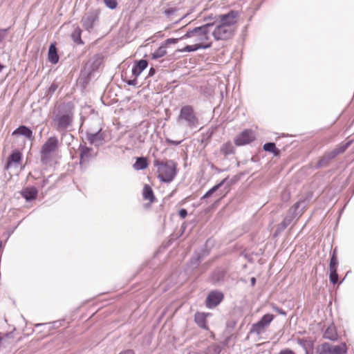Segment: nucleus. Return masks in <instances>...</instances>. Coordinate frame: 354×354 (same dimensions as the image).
<instances>
[{
  "instance_id": "23",
  "label": "nucleus",
  "mask_w": 354,
  "mask_h": 354,
  "mask_svg": "<svg viewBox=\"0 0 354 354\" xmlns=\"http://www.w3.org/2000/svg\"><path fill=\"white\" fill-rule=\"evenodd\" d=\"M147 162L145 158H137L135 164L133 165V167L136 170L144 169L147 167Z\"/></svg>"
},
{
  "instance_id": "42",
  "label": "nucleus",
  "mask_w": 354,
  "mask_h": 354,
  "mask_svg": "<svg viewBox=\"0 0 354 354\" xmlns=\"http://www.w3.org/2000/svg\"><path fill=\"white\" fill-rule=\"evenodd\" d=\"M57 86L55 84H52V85L50 86V87L49 88V91H50V92H52V93H53V92H55V90L57 89Z\"/></svg>"
},
{
  "instance_id": "32",
  "label": "nucleus",
  "mask_w": 354,
  "mask_h": 354,
  "mask_svg": "<svg viewBox=\"0 0 354 354\" xmlns=\"http://www.w3.org/2000/svg\"><path fill=\"white\" fill-rule=\"evenodd\" d=\"M351 142H348L346 144L339 145L335 148L338 153H342L346 151V149L350 146Z\"/></svg>"
},
{
  "instance_id": "6",
  "label": "nucleus",
  "mask_w": 354,
  "mask_h": 354,
  "mask_svg": "<svg viewBox=\"0 0 354 354\" xmlns=\"http://www.w3.org/2000/svg\"><path fill=\"white\" fill-rule=\"evenodd\" d=\"M102 128L99 120L95 121L86 132V138L91 145L96 147L103 144L104 134L102 132Z\"/></svg>"
},
{
  "instance_id": "25",
  "label": "nucleus",
  "mask_w": 354,
  "mask_h": 354,
  "mask_svg": "<svg viewBox=\"0 0 354 354\" xmlns=\"http://www.w3.org/2000/svg\"><path fill=\"white\" fill-rule=\"evenodd\" d=\"M208 46H198L196 44L193 45H187L184 48L179 50L180 52H192L196 51L198 49H205L207 48Z\"/></svg>"
},
{
  "instance_id": "18",
  "label": "nucleus",
  "mask_w": 354,
  "mask_h": 354,
  "mask_svg": "<svg viewBox=\"0 0 354 354\" xmlns=\"http://www.w3.org/2000/svg\"><path fill=\"white\" fill-rule=\"evenodd\" d=\"M48 58L50 62L56 64L58 62L59 56L57 53V49L55 44H51L49 46Z\"/></svg>"
},
{
  "instance_id": "30",
  "label": "nucleus",
  "mask_w": 354,
  "mask_h": 354,
  "mask_svg": "<svg viewBox=\"0 0 354 354\" xmlns=\"http://www.w3.org/2000/svg\"><path fill=\"white\" fill-rule=\"evenodd\" d=\"M263 148L266 151L272 152L275 155L277 154V149H276V146H275L274 143H272V142L266 143L263 145Z\"/></svg>"
},
{
  "instance_id": "31",
  "label": "nucleus",
  "mask_w": 354,
  "mask_h": 354,
  "mask_svg": "<svg viewBox=\"0 0 354 354\" xmlns=\"http://www.w3.org/2000/svg\"><path fill=\"white\" fill-rule=\"evenodd\" d=\"M338 265V261L337 257H335V252H333V256L331 257L330 265H329V269L330 271L336 270Z\"/></svg>"
},
{
  "instance_id": "11",
  "label": "nucleus",
  "mask_w": 354,
  "mask_h": 354,
  "mask_svg": "<svg viewBox=\"0 0 354 354\" xmlns=\"http://www.w3.org/2000/svg\"><path fill=\"white\" fill-rule=\"evenodd\" d=\"M254 138V134L251 130H245L236 137L234 143L237 146H241L250 143Z\"/></svg>"
},
{
  "instance_id": "17",
  "label": "nucleus",
  "mask_w": 354,
  "mask_h": 354,
  "mask_svg": "<svg viewBox=\"0 0 354 354\" xmlns=\"http://www.w3.org/2000/svg\"><path fill=\"white\" fill-rule=\"evenodd\" d=\"M147 62L145 59L140 60L132 68V73L135 77H138L147 68Z\"/></svg>"
},
{
  "instance_id": "21",
  "label": "nucleus",
  "mask_w": 354,
  "mask_h": 354,
  "mask_svg": "<svg viewBox=\"0 0 354 354\" xmlns=\"http://www.w3.org/2000/svg\"><path fill=\"white\" fill-rule=\"evenodd\" d=\"M337 334L336 329H335V326H329L326 328V330L324 334V337L326 339H328L335 340L337 339Z\"/></svg>"
},
{
  "instance_id": "16",
  "label": "nucleus",
  "mask_w": 354,
  "mask_h": 354,
  "mask_svg": "<svg viewBox=\"0 0 354 354\" xmlns=\"http://www.w3.org/2000/svg\"><path fill=\"white\" fill-rule=\"evenodd\" d=\"M21 153L18 151H14L9 157L6 167L9 168L12 165H18L21 161Z\"/></svg>"
},
{
  "instance_id": "48",
  "label": "nucleus",
  "mask_w": 354,
  "mask_h": 354,
  "mask_svg": "<svg viewBox=\"0 0 354 354\" xmlns=\"http://www.w3.org/2000/svg\"><path fill=\"white\" fill-rule=\"evenodd\" d=\"M153 71H153V69H152V68H151V69L150 70V73H153Z\"/></svg>"
},
{
  "instance_id": "4",
  "label": "nucleus",
  "mask_w": 354,
  "mask_h": 354,
  "mask_svg": "<svg viewBox=\"0 0 354 354\" xmlns=\"http://www.w3.org/2000/svg\"><path fill=\"white\" fill-rule=\"evenodd\" d=\"M177 124L183 127L193 129L198 124V119L192 106H183L176 119Z\"/></svg>"
},
{
  "instance_id": "9",
  "label": "nucleus",
  "mask_w": 354,
  "mask_h": 354,
  "mask_svg": "<svg viewBox=\"0 0 354 354\" xmlns=\"http://www.w3.org/2000/svg\"><path fill=\"white\" fill-rule=\"evenodd\" d=\"M274 316L271 314H266L256 324L252 326L250 333L260 335L264 333L266 328L270 325L273 320Z\"/></svg>"
},
{
  "instance_id": "49",
  "label": "nucleus",
  "mask_w": 354,
  "mask_h": 354,
  "mask_svg": "<svg viewBox=\"0 0 354 354\" xmlns=\"http://www.w3.org/2000/svg\"><path fill=\"white\" fill-rule=\"evenodd\" d=\"M320 354H324V353H320Z\"/></svg>"
},
{
  "instance_id": "20",
  "label": "nucleus",
  "mask_w": 354,
  "mask_h": 354,
  "mask_svg": "<svg viewBox=\"0 0 354 354\" xmlns=\"http://www.w3.org/2000/svg\"><path fill=\"white\" fill-rule=\"evenodd\" d=\"M206 315L203 313H197L195 315V322L197 325L202 328H207L206 326Z\"/></svg>"
},
{
  "instance_id": "43",
  "label": "nucleus",
  "mask_w": 354,
  "mask_h": 354,
  "mask_svg": "<svg viewBox=\"0 0 354 354\" xmlns=\"http://www.w3.org/2000/svg\"><path fill=\"white\" fill-rule=\"evenodd\" d=\"M120 354H134L133 351L132 350H127L124 352H122Z\"/></svg>"
},
{
  "instance_id": "14",
  "label": "nucleus",
  "mask_w": 354,
  "mask_h": 354,
  "mask_svg": "<svg viewBox=\"0 0 354 354\" xmlns=\"http://www.w3.org/2000/svg\"><path fill=\"white\" fill-rule=\"evenodd\" d=\"M97 19V15L95 13H87L82 18L83 26L89 30L93 28V23Z\"/></svg>"
},
{
  "instance_id": "27",
  "label": "nucleus",
  "mask_w": 354,
  "mask_h": 354,
  "mask_svg": "<svg viewBox=\"0 0 354 354\" xmlns=\"http://www.w3.org/2000/svg\"><path fill=\"white\" fill-rule=\"evenodd\" d=\"M225 179H223L220 183L216 185L211 188L203 197L202 198H206L209 197L213 193H214L218 188H220L225 183Z\"/></svg>"
},
{
  "instance_id": "39",
  "label": "nucleus",
  "mask_w": 354,
  "mask_h": 354,
  "mask_svg": "<svg viewBox=\"0 0 354 354\" xmlns=\"http://www.w3.org/2000/svg\"><path fill=\"white\" fill-rule=\"evenodd\" d=\"M178 214L182 218H185L187 215V212L185 209H181L179 210Z\"/></svg>"
},
{
  "instance_id": "10",
  "label": "nucleus",
  "mask_w": 354,
  "mask_h": 354,
  "mask_svg": "<svg viewBox=\"0 0 354 354\" xmlns=\"http://www.w3.org/2000/svg\"><path fill=\"white\" fill-rule=\"evenodd\" d=\"M322 353L324 354H346V346L345 344H342L338 346H330L327 343L322 344Z\"/></svg>"
},
{
  "instance_id": "29",
  "label": "nucleus",
  "mask_w": 354,
  "mask_h": 354,
  "mask_svg": "<svg viewBox=\"0 0 354 354\" xmlns=\"http://www.w3.org/2000/svg\"><path fill=\"white\" fill-rule=\"evenodd\" d=\"M233 146L230 142L224 144L221 147V151L223 154L227 155L233 153Z\"/></svg>"
},
{
  "instance_id": "40",
  "label": "nucleus",
  "mask_w": 354,
  "mask_h": 354,
  "mask_svg": "<svg viewBox=\"0 0 354 354\" xmlns=\"http://www.w3.org/2000/svg\"><path fill=\"white\" fill-rule=\"evenodd\" d=\"M273 309H274V311H276L279 314L283 315H286V313L282 309L279 308L277 306H274Z\"/></svg>"
},
{
  "instance_id": "24",
  "label": "nucleus",
  "mask_w": 354,
  "mask_h": 354,
  "mask_svg": "<svg viewBox=\"0 0 354 354\" xmlns=\"http://www.w3.org/2000/svg\"><path fill=\"white\" fill-rule=\"evenodd\" d=\"M337 151L334 149L333 150L330 151V152H328L322 158V160L320 161L319 165H322L325 162H328L329 160L333 159L338 155Z\"/></svg>"
},
{
  "instance_id": "36",
  "label": "nucleus",
  "mask_w": 354,
  "mask_h": 354,
  "mask_svg": "<svg viewBox=\"0 0 354 354\" xmlns=\"http://www.w3.org/2000/svg\"><path fill=\"white\" fill-rule=\"evenodd\" d=\"M7 36V29H0V42H2Z\"/></svg>"
},
{
  "instance_id": "37",
  "label": "nucleus",
  "mask_w": 354,
  "mask_h": 354,
  "mask_svg": "<svg viewBox=\"0 0 354 354\" xmlns=\"http://www.w3.org/2000/svg\"><path fill=\"white\" fill-rule=\"evenodd\" d=\"M278 354H296L290 348L281 350Z\"/></svg>"
},
{
  "instance_id": "35",
  "label": "nucleus",
  "mask_w": 354,
  "mask_h": 354,
  "mask_svg": "<svg viewBox=\"0 0 354 354\" xmlns=\"http://www.w3.org/2000/svg\"><path fill=\"white\" fill-rule=\"evenodd\" d=\"M330 281L333 283H336L338 281V275L336 270L330 271Z\"/></svg>"
},
{
  "instance_id": "5",
  "label": "nucleus",
  "mask_w": 354,
  "mask_h": 354,
  "mask_svg": "<svg viewBox=\"0 0 354 354\" xmlns=\"http://www.w3.org/2000/svg\"><path fill=\"white\" fill-rule=\"evenodd\" d=\"M154 166L157 167L158 178L162 182L169 183L176 175V165L172 161L155 160Z\"/></svg>"
},
{
  "instance_id": "3",
  "label": "nucleus",
  "mask_w": 354,
  "mask_h": 354,
  "mask_svg": "<svg viewBox=\"0 0 354 354\" xmlns=\"http://www.w3.org/2000/svg\"><path fill=\"white\" fill-rule=\"evenodd\" d=\"M73 120V112L70 106L63 107L54 117L52 126L57 131L66 130L72 124Z\"/></svg>"
},
{
  "instance_id": "38",
  "label": "nucleus",
  "mask_w": 354,
  "mask_h": 354,
  "mask_svg": "<svg viewBox=\"0 0 354 354\" xmlns=\"http://www.w3.org/2000/svg\"><path fill=\"white\" fill-rule=\"evenodd\" d=\"M176 12V10L174 8H169L165 10V15L168 17L173 15Z\"/></svg>"
},
{
  "instance_id": "46",
  "label": "nucleus",
  "mask_w": 354,
  "mask_h": 354,
  "mask_svg": "<svg viewBox=\"0 0 354 354\" xmlns=\"http://www.w3.org/2000/svg\"><path fill=\"white\" fill-rule=\"evenodd\" d=\"M134 82H135V80H133V81H129V84L132 85V84H134Z\"/></svg>"
},
{
  "instance_id": "8",
  "label": "nucleus",
  "mask_w": 354,
  "mask_h": 354,
  "mask_svg": "<svg viewBox=\"0 0 354 354\" xmlns=\"http://www.w3.org/2000/svg\"><path fill=\"white\" fill-rule=\"evenodd\" d=\"M58 146V140L56 137H50L43 145L41 149V160L42 162H47L53 153H54Z\"/></svg>"
},
{
  "instance_id": "12",
  "label": "nucleus",
  "mask_w": 354,
  "mask_h": 354,
  "mask_svg": "<svg viewBox=\"0 0 354 354\" xmlns=\"http://www.w3.org/2000/svg\"><path fill=\"white\" fill-rule=\"evenodd\" d=\"M223 298L221 292L217 291L211 292L206 299V305L208 308H213L220 304Z\"/></svg>"
},
{
  "instance_id": "13",
  "label": "nucleus",
  "mask_w": 354,
  "mask_h": 354,
  "mask_svg": "<svg viewBox=\"0 0 354 354\" xmlns=\"http://www.w3.org/2000/svg\"><path fill=\"white\" fill-rule=\"evenodd\" d=\"M19 135L24 136L29 140L34 139L32 131L26 126H20L12 132V136Z\"/></svg>"
},
{
  "instance_id": "41",
  "label": "nucleus",
  "mask_w": 354,
  "mask_h": 354,
  "mask_svg": "<svg viewBox=\"0 0 354 354\" xmlns=\"http://www.w3.org/2000/svg\"><path fill=\"white\" fill-rule=\"evenodd\" d=\"M166 142L167 143L172 144V145H179L181 142V141H174V140H171L169 138H167L166 139Z\"/></svg>"
},
{
  "instance_id": "33",
  "label": "nucleus",
  "mask_w": 354,
  "mask_h": 354,
  "mask_svg": "<svg viewBox=\"0 0 354 354\" xmlns=\"http://www.w3.org/2000/svg\"><path fill=\"white\" fill-rule=\"evenodd\" d=\"M104 2L111 9L115 8L118 5L116 0H104Z\"/></svg>"
},
{
  "instance_id": "1",
  "label": "nucleus",
  "mask_w": 354,
  "mask_h": 354,
  "mask_svg": "<svg viewBox=\"0 0 354 354\" xmlns=\"http://www.w3.org/2000/svg\"><path fill=\"white\" fill-rule=\"evenodd\" d=\"M237 16L236 12L231 11L226 15L218 16L216 19L211 23L212 26L216 25L212 33L215 39L225 40L233 35Z\"/></svg>"
},
{
  "instance_id": "34",
  "label": "nucleus",
  "mask_w": 354,
  "mask_h": 354,
  "mask_svg": "<svg viewBox=\"0 0 354 354\" xmlns=\"http://www.w3.org/2000/svg\"><path fill=\"white\" fill-rule=\"evenodd\" d=\"M180 39H180V37L179 38H175V39L169 38V39H166L164 41V43H162V44L164 46H165V47L167 48L170 44H176Z\"/></svg>"
},
{
  "instance_id": "15",
  "label": "nucleus",
  "mask_w": 354,
  "mask_h": 354,
  "mask_svg": "<svg viewBox=\"0 0 354 354\" xmlns=\"http://www.w3.org/2000/svg\"><path fill=\"white\" fill-rule=\"evenodd\" d=\"M21 194L26 201H31L36 198L37 196V190L34 187H28L24 188L21 191Z\"/></svg>"
},
{
  "instance_id": "19",
  "label": "nucleus",
  "mask_w": 354,
  "mask_h": 354,
  "mask_svg": "<svg viewBox=\"0 0 354 354\" xmlns=\"http://www.w3.org/2000/svg\"><path fill=\"white\" fill-rule=\"evenodd\" d=\"M142 196L145 200L149 201L151 203L153 202L155 199L153 190L148 185L144 186Z\"/></svg>"
},
{
  "instance_id": "26",
  "label": "nucleus",
  "mask_w": 354,
  "mask_h": 354,
  "mask_svg": "<svg viewBox=\"0 0 354 354\" xmlns=\"http://www.w3.org/2000/svg\"><path fill=\"white\" fill-rule=\"evenodd\" d=\"M93 150L91 148H88V147H82V149H81V154H80L81 160H86L90 157L91 152Z\"/></svg>"
},
{
  "instance_id": "2",
  "label": "nucleus",
  "mask_w": 354,
  "mask_h": 354,
  "mask_svg": "<svg viewBox=\"0 0 354 354\" xmlns=\"http://www.w3.org/2000/svg\"><path fill=\"white\" fill-rule=\"evenodd\" d=\"M212 26L210 23L194 28V29L187 31L183 36L180 37V39L191 38L192 41L198 46H208V48L211 46V43H207L209 39V28Z\"/></svg>"
},
{
  "instance_id": "44",
  "label": "nucleus",
  "mask_w": 354,
  "mask_h": 354,
  "mask_svg": "<svg viewBox=\"0 0 354 354\" xmlns=\"http://www.w3.org/2000/svg\"><path fill=\"white\" fill-rule=\"evenodd\" d=\"M250 281H251L252 286H254V284L256 283V279L254 277H252L250 279Z\"/></svg>"
},
{
  "instance_id": "45",
  "label": "nucleus",
  "mask_w": 354,
  "mask_h": 354,
  "mask_svg": "<svg viewBox=\"0 0 354 354\" xmlns=\"http://www.w3.org/2000/svg\"><path fill=\"white\" fill-rule=\"evenodd\" d=\"M184 17V16H181L178 18V19L176 20V22H178V21L181 20Z\"/></svg>"
},
{
  "instance_id": "22",
  "label": "nucleus",
  "mask_w": 354,
  "mask_h": 354,
  "mask_svg": "<svg viewBox=\"0 0 354 354\" xmlns=\"http://www.w3.org/2000/svg\"><path fill=\"white\" fill-rule=\"evenodd\" d=\"M167 53V48L162 44V45L151 55V58L156 59L165 56Z\"/></svg>"
},
{
  "instance_id": "28",
  "label": "nucleus",
  "mask_w": 354,
  "mask_h": 354,
  "mask_svg": "<svg viewBox=\"0 0 354 354\" xmlns=\"http://www.w3.org/2000/svg\"><path fill=\"white\" fill-rule=\"evenodd\" d=\"M297 343L302 346L304 350L307 352L308 349H310L312 347V344L310 341L306 339H297Z\"/></svg>"
},
{
  "instance_id": "47",
  "label": "nucleus",
  "mask_w": 354,
  "mask_h": 354,
  "mask_svg": "<svg viewBox=\"0 0 354 354\" xmlns=\"http://www.w3.org/2000/svg\"><path fill=\"white\" fill-rule=\"evenodd\" d=\"M3 68V66L0 64V71L2 70Z\"/></svg>"
},
{
  "instance_id": "7",
  "label": "nucleus",
  "mask_w": 354,
  "mask_h": 354,
  "mask_svg": "<svg viewBox=\"0 0 354 354\" xmlns=\"http://www.w3.org/2000/svg\"><path fill=\"white\" fill-rule=\"evenodd\" d=\"M306 202L305 201H299L297 203H296L289 210L288 214L286 216L282 223L280 224L281 229H285L291 223L292 219L295 217H296L298 215H301L302 214V210L306 207Z\"/></svg>"
}]
</instances>
